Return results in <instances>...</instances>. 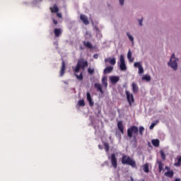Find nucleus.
I'll return each instance as SVG.
<instances>
[{
  "label": "nucleus",
  "instance_id": "14",
  "mask_svg": "<svg viewBox=\"0 0 181 181\" xmlns=\"http://www.w3.org/2000/svg\"><path fill=\"white\" fill-rule=\"evenodd\" d=\"M117 127L121 134H124V124L122 121H119L117 122Z\"/></svg>",
  "mask_w": 181,
  "mask_h": 181
},
{
  "label": "nucleus",
  "instance_id": "43",
  "mask_svg": "<svg viewBox=\"0 0 181 181\" xmlns=\"http://www.w3.org/2000/svg\"><path fill=\"white\" fill-rule=\"evenodd\" d=\"M165 169H166V170H170V168H169L168 166H165Z\"/></svg>",
  "mask_w": 181,
  "mask_h": 181
},
{
  "label": "nucleus",
  "instance_id": "42",
  "mask_svg": "<svg viewBox=\"0 0 181 181\" xmlns=\"http://www.w3.org/2000/svg\"><path fill=\"white\" fill-rule=\"evenodd\" d=\"M139 23L140 26H142V19L139 21Z\"/></svg>",
  "mask_w": 181,
  "mask_h": 181
},
{
  "label": "nucleus",
  "instance_id": "15",
  "mask_svg": "<svg viewBox=\"0 0 181 181\" xmlns=\"http://www.w3.org/2000/svg\"><path fill=\"white\" fill-rule=\"evenodd\" d=\"M110 79L112 84H116V83H118V81H119V76H111L110 78Z\"/></svg>",
  "mask_w": 181,
  "mask_h": 181
},
{
  "label": "nucleus",
  "instance_id": "44",
  "mask_svg": "<svg viewBox=\"0 0 181 181\" xmlns=\"http://www.w3.org/2000/svg\"><path fill=\"white\" fill-rule=\"evenodd\" d=\"M54 45H55V46H59V43L57 42H54Z\"/></svg>",
  "mask_w": 181,
  "mask_h": 181
},
{
  "label": "nucleus",
  "instance_id": "38",
  "mask_svg": "<svg viewBox=\"0 0 181 181\" xmlns=\"http://www.w3.org/2000/svg\"><path fill=\"white\" fill-rule=\"evenodd\" d=\"M53 23H54V25H57V23H59V22L57 20L53 19Z\"/></svg>",
  "mask_w": 181,
  "mask_h": 181
},
{
  "label": "nucleus",
  "instance_id": "12",
  "mask_svg": "<svg viewBox=\"0 0 181 181\" xmlns=\"http://www.w3.org/2000/svg\"><path fill=\"white\" fill-rule=\"evenodd\" d=\"M86 97H87V100L89 103V105L90 107H93V105H94V101L93 100V98H91V94L90 93V92L86 93Z\"/></svg>",
  "mask_w": 181,
  "mask_h": 181
},
{
  "label": "nucleus",
  "instance_id": "13",
  "mask_svg": "<svg viewBox=\"0 0 181 181\" xmlns=\"http://www.w3.org/2000/svg\"><path fill=\"white\" fill-rule=\"evenodd\" d=\"M63 33V30L62 28H54V34L55 37H60V35Z\"/></svg>",
  "mask_w": 181,
  "mask_h": 181
},
{
  "label": "nucleus",
  "instance_id": "23",
  "mask_svg": "<svg viewBox=\"0 0 181 181\" xmlns=\"http://www.w3.org/2000/svg\"><path fill=\"white\" fill-rule=\"evenodd\" d=\"M157 163L158 164V170L160 173L163 170V164L161 160H158Z\"/></svg>",
  "mask_w": 181,
  "mask_h": 181
},
{
  "label": "nucleus",
  "instance_id": "8",
  "mask_svg": "<svg viewBox=\"0 0 181 181\" xmlns=\"http://www.w3.org/2000/svg\"><path fill=\"white\" fill-rule=\"evenodd\" d=\"M65 71H66V62H64V60H63L62 62L61 70L59 71L60 77H63L64 76Z\"/></svg>",
  "mask_w": 181,
  "mask_h": 181
},
{
  "label": "nucleus",
  "instance_id": "11",
  "mask_svg": "<svg viewBox=\"0 0 181 181\" xmlns=\"http://www.w3.org/2000/svg\"><path fill=\"white\" fill-rule=\"evenodd\" d=\"M132 88L134 94H136V93L139 91V87L138 86V84H136L135 82H133L132 83Z\"/></svg>",
  "mask_w": 181,
  "mask_h": 181
},
{
  "label": "nucleus",
  "instance_id": "32",
  "mask_svg": "<svg viewBox=\"0 0 181 181\" xmlns=\"http://www.w3.org/2000/svg\"><path fill=\"white\" fill-rule=\"evenodd\" d=\"M160 156L163 160H166V155H165V152H163V151H160Z\"/></svg>",
  "mask_w": 181,
  "mask_h": 181
},
{
  "label": "nucleus",
  "instance_id": "20",
  "mask_svg": "<svg viewBox=\"0 0 181 181\" xmlns=\"http://www.w3.org/2000/svg\"><path fill=\"white\" fill-rule=\"evenodd\" d=\"M164 175L167 177H173V175H175V173H173V170H168Z\"/></svg>",
  "mask_w": 181,
  "mask_h": 181
},
{
  "label": "nucleus",
  "instance_id": "16",
  "mask_svg": "<svg viewBox=\"0 0 181 181\" xmlns=\"http://www.w3.org/2000/svg\"><path fill=\"white\" fill-rule=\"evenodd\" d=\"M95 88H96L97 91H100L101 94H104V90H103V88L101 87V84L95 83Z\"/></svg>",
  "mask_w": 181,
  "mask_h": 181
},
{
  "label": "nucleus",
  "instance_id": "10",
  "mask_svg": "<svg viewBox=\"0 0 181 181\" xmlns=\"http://www.w3.org/2000/svg\"><path fill=\"white\" fill-rule=\"evenodd\" d=\"M105 62L110 63V64H112V66H115L117 61H116L115 58L108 57V58L105 59Z\"/></svg>",
  "mask_w": 181,
  "mask_h": 181
},
{
  "label": "nucleus",
  "instance_id": "41",
  "mask_svg": "<svg viewBox=\"0 0 181 181\" xmlns=\"http://www.w3.org/2000/svg\"><path fill=\"white\" fill-rule=\"evenodd\" d=\"M93 57H94L95 59H98V54H95L93 55Z\"/></svg>",
  "mask_w": 181,
  "mask_h": 181
},
{
  "label": "nucleus",
  "instance_id": "3",
  "mask_svg": "<svg viewBox=\"0 0 181 181\" xmlns=\"http://www.w3.org/2000/svg\"><path fill=\"white\" fill-rule=\"evenodd\" d=\"M139 134V129L136 126H132L129 129H127V136L129 138H134V139H136V136Z\"/></svg>",
  "mask_w": 181,
  "mask_h": 181
},
{
  "label": "nucleus",
  "instance_id": "24",
  "mask_svg": "<svg viewBox=\"0 0 181 181\" xmlns=\"http://www.w3.org/2000/svg\"><path fill=\"white\" fill-rule=\"evenodd\" d=\"M143 170L145 173H149V165L148 163H146L143 166Z\"/></svg>",
  "mask_w": 181,
  "mask_h": 181
},
{
  "label": "nucleus",
  "instance_id": "30",
  "mask_svg": "<svg viewBox=\"0 0 181 181\" xmlns=\"http://www.w3.org/2000/svg\"><path fill=\"white\" fill-rule=\"evenodd\" d=\"M104 146H105V152H109L110 151V144H108V143H105Z\"/></svg>",
  "mask_w": 181,
  "mask_h": 181
},
{
  "label": "nucleus",
  "instance_id": "18",
  "mask_svg": "<svg viewBox=\"0 0 181 181\" xmlns=\"http://www.w3.org/2000/svg\"><path fill=\"white\" fill-rule=\"evenodd\" d=\"M107 76H104L102 78V84L105 88H107L108 87V83H107Z\"/></svg>",
  "mask_w": 181,
  "mask_h": 181
},
{
  "label": "nucleus",
  "instance_id": "28",
  "mask_svg": "<svg viewBox=\"0 0 181 181\" xmlns=\"http://www.w3.org/2000/svg\"><path fill=\"white\" fill-rule=\"evenodd\" d=\"M177 163H175V166H181V156L177 157Z\"/></svg>",
  "mask_w": 181,
  "mask_h": 181
},
{
  "label": "nucleus",
  "instance_id": "4",
  "mask_svg": "<svg viewBox=\"0 0 181 181\" xmlns=\"http://www.w3.org/2000/svg\"><path fill=\"white\" fill-rule=\"evenodd\" d=\"M179 62V59L175 57V54H173L170 62H168V66L173 69V70H177V62Z\"/></svg>",
  "mask_w": 181,
  "mask_h": 181
},
{
  "label": "nucleus",
  "instance_id": "19",
  "mask_svg": "<svg viewBox=\"0 0 181 181\" xmlns=\"http://www.w3.org/2000/svg\"><path fill=\"white\" fill-rule=\"evenodd\" d=\"M83 44L86 47H88V49H93V44L88 41H83Z\"/></svg>",
  "mask_w": 181,
  "mask_h": 181
},
{
  "label": "nucleus",
  "instance_id": "17",
  "mask_svg": "<svg viewBox=\"0 0 181 181\" xmlns=\"http://www.w3.org/2000/svg\"><path fill=\"white\" fill-rule=\"evenodd\" d=\"M112 70H114V67L107 66L104 69L103 73L105 74H108L111 73V71H112Z\"/></svg>",
  "mask_w": 181,
  "mask_h": 181
},
{
  "label": "nucleus",
  "instance_id": "29",
  "mask_svg": "<svg viewBox=\"0 0 181 181\" xmlns=\"http://www.w3.org/2000/svg\"><path fill=\"white\" fill-rule=\"evenodd\" d=\"M142 80H145L146 81H151V76L145 75L142 77Z\"/></svg>",
  "mask_w": 181,
  "mask_h": 181
},
{
  "label": "nucleus",
  "instance_id": "26",
  "mask_svg": "<svg viewBox=\"0 0 181 181\" xmlns=\"http://www.w3.org/2000/svg\"><path fill=\"white\" fill-rule=\"evenodd\" d=\"M74 76L75 77H76L77 80H79V81H82L83 78V72H81L79 75H77V73H75Z\"/></svg>",
  "mask_w": 181,
  "mask_h": 181
},
{
  "label": "nucleus",
  "instance_id": "27",
  "mask_svg": "<svg viewBox=\"0 0 181 181\" xmlns=\"http://www.w3.org/2000/svg\"><path fill=\"white\" fill-rule=\"evenodd\" d=\"M144 132H145V128L142 126L139 127V134L141 136H144Z\"/></svg>",
  "mask_w": 181,
  "mask_h": 181
},
{
  "label": "nucleus",
  "instance_id": "7",
  "mask_svg": "<svg viewBox=\"0 0 181 181\" xmlns=\"http://www.w3.org/2000/svg\"><path fill=\"white\" fill-rule=\"evenodd\" d=\"M120 64H119V67L120 69L122 71H124V70H127V66L125 65V59L124 58V55H120Z\"/></svg>",
  "mask_w": 181,
  "mask_h": 181
},
{
  "label": "nucleus",
  "instance_id": "2",
  "mask_svg": "<svg viewBox=\"0 0 181 181\" xmlns=\"http://www.w3.org/2000/svg\"><path fill=\"white\" fill-rule=\"evenodd\" d=\"M122 165H129L132 168L136 167V162L132 159L129 156L123 155L122 157Z\"/></svg>",
  "mask_w": 181,
  "mask_h": 181
},
{
  "label": "nucleus",
  "instance_id": "6",
  "mask_svg": "<svg viewBox=\"0 0 181 181\" xmlns=\"http://www.w3.org/2000/svg\"><path fill=\"white\" fill-rule=\"evenodd\" d=\"M110 161H111L112 168H114V169H117V168H118V162L117 160V157L115 156V153L111 154Z\"/></svg>",
  "mask_w": 181,
  "mask_h": 181
},
{
  "label": "nucleus",
  "instance_id": "40",
  "mask_svg": "<svg viewBox=\"0 0 181 181\" xmlns=\"http://www.w3.org/2000/svg\"><path fill=\"white\" fill-rule=\"evenodd\" d=\"M124 0H119L120 5H124Z\"/></svg>",
  "mask_w": 181,
  "mask_h": 181
},
{
  "label": "nucleus",
  "instance_id": "46",
  "mask_svg": "<svg viewBox=\"0 0 181 181\" xmlns=\"http://www.w3.org/2000/svg\"><path fill=\"white\" fill-rule=\"evenodd\" d=\"M130 180L131 181H135V180H134V177H130Z\"/></svg>",
  "mask_w": 181,
  "mask_h": 181
},
{
  "label": "nucleus",
  "instance_id": "5",
  "mask_svg": "<svg viewBox=\"0 0 181 181\" xmlns=\"http://www.w3.org/2000/svg\"><path fill=\"white\" fill-rule=\"evenodd\" d=\"M126 97L127 99L128 103H129V105H132V103H134L135 100L134 99V95L131 93H129L128 90L125 91Z\"/></svg>",
  "mask_w": 181,
  "mask_h": 181
},
{
  "label": "nucleus",
  "instance_id": "33",
  "mask_svg": "<svg viewBox=\"0 0 181 181\" xmlns=\"http://www.w3.org/2000/svg\"><path fill=\"white\" fill-rule=\"evenodd\" d=\"M127 36L129 37V40L134 43V37H132V35H131V34L129 33H127Z\"/></svg>",
  "mask_w": 181,
  "mask_h": 181
},
{
  "label": "nucleus",
  "instance_id": "34",
  "mask_svg": "<svg viewBox=\"0 0 181 181\" xmlns=\"http://www.w3.org/2000/svg\"><path fill=\"white\" fill-rule=\"evenodd\" d=\"M88 73L91 75L94 74V68H88Z\"/></svg>",
  "mask_w": 181,
  "mask_h": 181
},
{
  "label": "nucleus",
  "instance_id": "22",
  "mask_svg": "<svg viewBox=\"0 0 181 181\" xmlns=\"http://www.w3.org/2000/svg\"><path fill=\"white\" fill-rule=\"evenodd\" d=\"M151 144L152 145H153V146H156V148H158L160 144L159 139H153L151 141Z\"/></svg>",
  "mask_w": 181,
  "mask_h": 181
},
{
  "label": "nucleus",
  "instance_id": "25",
  "mask_svg": "<svg viewBox=\"0 0 181 181\" xmlns=\"http://www.w3.org/2000/svg\"><path fill=\"white\" fill-rule=\"evenodd\" d=\"M127 59H129V62H134V59L132 58V52H131V50H129L127 53Z\"/></svg>",
  "mask_w": 181,
  "mask_h": 181
},
{
  "label": "nucleus",
  "instance_id": "39",
  "mask_svg": "<svg viewBox=\"0 0 181 181\" xmlns=\"http://www.w3.org/2000/svg\"><path fill=\"white\" fill-rule=\"evenodd\" d=\"M57 16H58V18H62V13H57Z\"/></svg>",
  "mask_w": 181,
  "mask_h": 181
},
{
  "label": "nucleus",
  "instance_id": "37",
  "mask_svg": "<svg viewBox=\"0 0 181 181\" xmlns=\"http://www.w3.org/2000/svg\"><path fill=\"white\" fill-rule=\"evenodd\" d=\"M155 125H156V123H153L150 125V129H153V128L155 127Z\"/></svg>",
  "mask_w": 181,
  "mask_h": 181
},
{
  "label": "nucleus",
  "instance_id": "35",
  "mask_svg": "<svg viewBox=\"0 0 181 181\" xmlns=\"http://www.w3.org/2000/svg\"><path fill=\"white\" fill-rule=\"evenodd\" d=\"M134 66V67H138V69H139L140 67L142 66V65L141 64L140 62H135Z\"/></svg>",
  "mask_w": 181,
  "mask_h": 181
},
{
  "label": "nucleus",
  "instance_id": "21",
  "mask_svg": "<svg viewBox=\"0 0 181 181\" xmlns=\"http://www.w3.org/2000/svg\"><path fill=\"white\" fill-rule=\"evenodd\" d=\"M50 11L52 13H57V12H59V7L54 5L53 7L50 8Z\"/></svg>",
  "mask_w": 181,
  "mask_h": 181
},
{
  "label": "nucleus",
  "instance_id": "45",
  "mask_svg": "<svg viewBox=\"0 0 181 181\" xmlns=\"http://www.w3.org/2000/svg\"><path fill=\"white\" fill-rule=\"evenodd\" d=\"M175 181H181L180 178H175Z\"/></svg>",
  "mask_w": 181,
  "mask_h": 181
},
{
  "label": "nucleus",
  "instance_id": "1",
  "mask_svg": "<svg viewBox=\"0 0 181 181\" xmlns=\"http://www.w3.org/2000/svg\"><path fill=\"white\" fill-rule=\"evenodd\" d=\"M86 67H88V62L84 59L78 60L76 67L73 68L74 73H80V69L86 70Z\"/></svg>",
  "mask_w": 181,
  "mask_h": 181
},
{
  "label": "nucleus",
  "instance_id": "9",
  "mask_svg": "<svg viewBox=\"0 0 181 181\" xmlns=\"http://www.w3.org/2000/svg\"><path fill=\"white\" fill-rule=\"evenodd\" d=\"M80 19L84 23V25H90V21H88V18L84 14L80 15Z\"/></svg>",
  "mask_w": 181,
  "mask_h": 181
},
{
  "label": "nucleus",
  "instance_id": "36",
  "mask_svg": "<svg viewBox=\"0 0 181 181\" xmlns=\"http://www.w3.org/2000/svg\"><path fill=\"white\" fill-rule=\"evenodd\" d=\"M139 74H144V67L142 66L139 68Z\"/></svg>",
  "mask_w": 181,
  "mask_h": 181
},
{
  "label": "nucleus",
  "instance_id": "31",
  "mask_svg": "<svg viewBox=\"0 0 181 181\" xmlns=\"http://www.w3.org/2000/svg\"><path fill=\"white\" fill-rule=\"evenodd\" d=\"M78 104L79 107H84L86 105V103H84V100H80L78 102Z\"/></svg>",
  "mask_w": 181,
  "mask_h": 181
}]
</instances>
